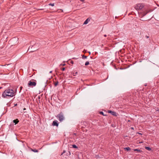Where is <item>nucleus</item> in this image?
Wrapping results in <instances>:
<instances>
[{"instance_id": "f257e3e1", "label": "nucleus", "mask_w": 159, "mask_h": 159, "mask_svg": "<svg viewBox=\"0 0 159 159\" xmlns=\"http://www.w3.org/2000/svg\"><path fill=\"white\" fill-rule=\"evenodd\" d=\"M15 95L14 90L10 89L5 90L2 93V97L5 98H9Z\"/></svg>"}, {"instance_id": "f03ea898", "label": "nucleus", "mask_w": 159, "mask_h": 159, "mask_svg": "<svg viewBox=\"0 0 159 159\" xmlns=\"http://www.w3.org/2000/svg\"><path fill=\"white\" fill-rule=\"evenodd\" d=\"M56 116L60 122H62L65 119L64 114L61 112H60Z\"/></svg>"}, {"instance_id": "7ed1b4c3", "label": "nucleus", "mask_w": 159, "mask_h": 159, "mask_svg": "<svg viewBox=\"0 0 159 159\" xmlns=\"http://www.w3.org/2000/svg\"><path fill=\"white\" fill-rule=\"evenodd\" d=\"M36 80H31L29 81L28 84V86L29 87L35 86L36 84Z\"/></svg>"}, {"instance_id": "20e7f679", "label": "nucleus", "mask_w": 159, "mask_h": 159, "mask_svg": "<svg viewBox=\"0 0 159 159\" xmlns=\"http://www.w3.org/2000/svg\"><path fill=\"white\" fill-rule=\"evenodd\" d=\"M144 5L143 4L139 3L136 4L134 8L137 11H139L141 10L144 7Z\"/></svg>"}, {"instance_id": "39448f33", "label": "nucleus", "mask_w": 159, "mask_h": 159, "mask_svg": "<svg viewBox=\"0 0 159 159\" xmlns=\"http://www.w3.org/2000/svg\"><path fill=\"white\" fill-rule=\"evenodd\" d=\"M152 11V10L151 9L146 10L144 11H143L141 12L142 16H145L148 13L151 12Z\"/></svg>"}, {"instance_id": "423d86ee", "label": "nucleus", "mask_w": 159, "mask_h": 159, "mask_svg": "<svg viewBox=\"0 0 159 159\" xmlns=\"http://www.w3.org/2000/svg\"><path fill=\"white\" fill-rule=\"evenodd\" d=\"M108 113H111L112 115L114 116H117V113L115 111H112L111 110H108Z\"/></svg>"}, {"instance_id": "0eeeda50", "label": "nucleus", "mask_w": 159, "mask_h": 159, "mask_svg": "<svg viewBox=\"0 0 159 159\" xmlns=\"http://www.w3.org/2000/svg\"><path fill=\"white\" fill-rule=\"evenodd\" d=\"M52 124L53 126H58V123L57 120H54L53 121Z\"/></svg>"}, {"instance_id": "6e6552de", "label": "nucleus", "mask_w": 159, "mask_h": 159, "mask_svg": "<svg viewBox=\"0 0 159 159\" xmlns=\"http://www.w3.org/2000/svg\"><path fill=\"white\" fill-rule=\"evenodd\" d=\"M90 20V19H89V18H88V19H87L84 22V25H86L89 22Z\"/></svg>"}, {"instance_id": "1a4fd4ad", "label": "nucleus", "mask_w": 159, "mask_h": 159, "mask_svg": "<svg viewBox=\"0 0 159 159\" xmlns=\"http://www.w3.org/2000/svg\"><path fill=\"white\" fill-rule=\"evenodd\" d=\"M133 150L134 151H137V152H139V153H141L142 152V151L139 149H133Z\"/></svg>"}, {"instance_id": "9d476101", "label": "nucleus", "mask_w": 159, "mask_h": 159, "mask_svg": "<svg viewBox=\"0 0 159 159\" xmlns=\"http://www.w3.org/2000/svg\"><path fill=\"white\" fill-rule=\"evenodd\" d=\"M13 123H15V125H16L19 122V120H18V119H16V120H13Z\"/></svg>"}, {"instance_id": "9b49d317", "label": "nucleus", "mask_w": 159, "mask_h": 159, "mask_svg": "<svg viewBox=\"0 0 159 159\" xmlns=\"http://www.w3.org/2000/svg\"><path fill=\"white\" fill-rule=\"evenodd\" d=\"M145 149H146L149 151H150L151 150V148H150L149 147H145Z\"/></svg>"}, {"instance_id": "f8f14e48", "label": "nucleus", "mask_w": 159, "mask_h": 159, "mask_svg": "<svg viewBox=\"0 0 159 159\" xmlns=\"http://www.w3.org/2000/svg\"><path fill=\"white\" fill-rule=\"evenodd\" d=\"M124 149L127 151H130L131 150V149L129 147L125 148Z\"/></svg>"}, {"instance_id": "ddd939ff", "label": "nucleus", "mask_w": 159, "mask_h": 159, "mask_svg": "<svg viewBox=\"0 0 159 159\" xmlns=\"http://www.w3.org/2000/svg\"><path fill=\"white\" fill-rule=\"evenodd\" d=\"M54 85L55 86H56L58 84V82L57 81H56V82H54Z\"/></svg>"}, {"instance_id": "4468645a", "label": "nucleus", "mask_w": 159, "mask_h": 159, "mask_svg": "<svg viewBox=\"0 0 159 159\" xmlns=\"http://www.w3.org/2000/svg\"><path fill=\"white\" fill-rule=\"evenodd\" d=\"M31 151L34 152H38V150L37 149H31Z\"/></svg>"}, {"instance_id": "2eb2a0df", "label": "nucleus", "mask_w": 159, "mask_h": 159, "mask_svg": "<svg viewBox=\"0 0 159 159\" xmlns=\"http://www.w3.org/2000/svg\"><path fill=\"white\" fill-rule=\"evenodd\" d=\"M72 147L73 148H78V147L75 144L72 145Z\"/></svg>"}, {"instance_id": "dca6fc26", "label": "nucleus", "mask_w": 159, "mask_h": 159, "mask_svg": "<svg viewBox=\"0 0 159 159\" xmlns=\"http://www.w3.org/2000/svg\"><path fill=\"white\" fill-rule=\"evenodd\" d=\"M82 58L83 59H86L87 58V56H85L84 55H83L82 56Z\"/></svg>"}, {"instance_id": "f3484780", "label": "nucleus", "mask_w": 159, "mask_h": 159, "mask_svg": "<svg viewBox=\"0 0 159 159\" xmlns=\"http://www.w3.org/2000/svg\"><path fill=\"white\" fill-rule=\"evenodd\" d=\"M89 62L88 61H86L85 63V66H87L88 65H89Z\"/></svg>"}, {"instance_id": "a211bd4d", "label": "nucleus", "mask_w": 159, "mask_h": 159, "mask_svg": "<svg viewBox=\"0 0 159 159\" xmlns=\"http://www.w3.org/2000/svg\"><path fill=\"white\" fill-rule=\"evenodd\" d=\"M49 5L51 6H54V3H50L49 4Z\"/></svg>"}, {"instance_id": "6ab92c4d", "label": "nucleus", "mask_w": 159, "mask_h": 159, "mask_svg": "<svg viewBox=\"0 0 159 159\" xmlns=\"http://www.w3.org/2000/svg\"><path fill=\"white\" fill-rule=\"evenodd\" d=\"M65 67L62 68L61 69L62 71H64L65 70Z\"/></svg>"}, {"instance_id": "aec40b11", "label": "nucleus", "mask_w": 159, "mask_h": 159, "mask_svg": "<svg viewBox=\"0 0 159 159\" xmlns=\"http://www.w3.org/2000/svg\"><path fill=\"white\" fill-rule=\"evenodd\" d=\"M100 114L103 115V112L102 111H101L100 113Z\"/></svg>"}, {"instance_id": "412c9836", "label": "nucleus", "mask_w": 159, "mask_h": 159, "mask_svg": "<svg viewBox=\"0 0 159 159\" xmlns=\"http://www.w3.org/2000/svg\"><path fill=\"white\" fill-rule=\"evenodd\" d=\"M20 91H21V90H22V86H21L20 87Z\"/></svg>"}, {"instance_id": "4be33fe9", "label": "nucleus", "mask_w": 159, "mask_h": 159, "mask_svg": "<svg viewBox=\"0 0 159 159\" xmlns=\"http://www.w3.org/2000/svg\"><path fill=\"white\" fill-rule=\"evenodd\" d=\"M145 37H146V38L147 39H148V38H149V36H147V35H146V36H145Z\"/></svg>"}, {"instance_id": "5701e85b", "label": "nucleus", "mask_w": 159, "mask_h": 159, "mask_svg": "<svg viewBox=\"0 0 159 159\" xmlns=\"http://www.w3.org/2000/svg\"><path fill=\"white\" fill-rule=\"evenodd\" d=\"M71 63L72 64H73V63H74V62H73V61H71Z\"/></svg>"}, {"instance_id": "b1692460", "label": "nucleus", "mask_w": 159, "mask_h": 159, "mask_svg": "<svg viewBox=\"0 0 159 159\" xmlns=\"http://www.w3.org/2000/svg\"><path fill=\"white\" fill-rule=\"evenodd\" d=\"M80 88H79L77 89V91H76V92H77L79 90H80Z\"/></svg>"}, {"instance_id": "393cba45", "label": "nucleus", "mask_w": 159, "mask_h": 159, "mask_svg": "<svg viewBox=\"0 0 159 159\" xmlns=\"http://www.w3.org/2000/svg\"><path fill=\"white\" fill-rule=\"evenodd\" d=\"M65 152V151H63V152H62V153L61 154V155H62L63 153H64Z\"/></svg>"}, {"instance_id": "a878e982", "label": "nucleus", "mask_w": 159, "mask_h": 159, "mask_svg": "<svg viewBox=\"0 0 159 159\" xmlns=\"http://www.w3.org/2000/svg\"><path fill=\"white\" fill-rule=\"evenodd\" d=\"M130 128L132 130H134V129L133 127H131Z\"/></svg>"}, {"instance_id": "bb28decb", "label": "nucleus", "mask_w": 159, "mask_h": 159, "mask_svg": "<svg viewBox=\"0 0 159 159\" xmlns=\"http://www.w3.org/2000/svg\"><path fill=\"white\" fill-rule=\"evenodd\" d=\"M17 104H15V106H17Z\"/></svg>"}, {"instance_id": "cd10ccee", "label": "nucleus", "mask_w": 159, "mask_h": 159, "mask_svg": "<svg viewBox=\"0 0 159 159\" xmlns=\"http://www.w3.org/2000/svg\"><path fill=\"white\" fill-rule=\"evenodd\" d=\"M52 72V71H50L49 73H51Z\"/></svg>"}, {"instance_id": "c85d7f7f", "label": "nucleus", "mask_w": 159, "mask_h": 159, "mask_svg": "<svg viewBox=\"0 0 159 159\" xmlns=\"http://www.w3.org/2000/svg\"><path fill=\"white\" fill-rule=\"evenodd\" d=\"M104 37H106V36H107L105 34V35H104Z\"/></svg>"}, {"instance_id": "c756f323", "label": "nucleus", "mask_w": 159, "mask_h": 159, "mask_svg": "<svg viewBox=\"0 0 159 159\" xmlns=\"http://www.w3.org/2000/svg\"><path fill=\"white\" fill-rule=\"evenodd\" d=\"M24 109V110H25V109H25V108H24V109Z\"/></svg>"}, {"instance_id": "7c9ffc66", "label": "nucleus", "mask_w": 159, "mask_h": 159, "mask_svg": "<svg viewBox=\"0 0 159 159\" xmlns=\"http://www.w3.org/2000/svg\"><path fill=\"white\" fill-rule=\"evenodd\" d=\"M77 74V72H76L75 73V74Z\"/></svg>"}, {"instance_id": "2f4dec72", "label": "nucleus", "mask_w": 159, "mask_h": 159, "mask_svg": "<svg viewBox=\"0 0 159 159\" xmlns=\"http://www.w3.org/2000/svg\"><path fill=\"white\" fill-rule=\"evenodd\" d=\"M16 90H17V89H16V90H15V92L16 91ZM16 92H15V93Z\"/></svg>"}, {"instance_id": "473e14b6", "label": "nucleus", "mask_w": 159, "mask_h": 159, "mask_svg": "<svg viewBox=\"0 0 159 159\" xmlns=\"http://www.w3.org/2000/svg\"><path fill=\"white\" fill-rule=\"evenodd\" d=\"M62 65H63V66H65V64H63Z\"/></svg>"}, {"instance_id": "72a5a7b5", "label": "nucleus", "mask_w": 159, "mask_h": 159, "mask_svg": "<svg viewBox=\"0 0 159 159\" xmlns=\"http://www.w3.org/2000/svg\"><path fill=\"white\" fill-rule=\"evenodd\" d=\"M2 87H0V89H2Z\"/></svg>"}, {"instance_id": "f704fd0d", "label": "nucleus", "mask_w": 159, "mask_h": 159, "mask_svg": "<svg viewBox=\"0 0 159 159\" xmlns=\"http://www.w3.org/2000/svg\"><path fill=\"white\" fill-rule=\"evenodd\" d=\"M89 52V54H90V52Z\"/></svg>"}, {"instance_id": "c9c22d12", "label": "nucleus", "mask_w": 159, "mask_h": 159, "mask_svg": "<svg viewBox=\"0 0 159 159\" xmlns=\"http://www.w3.org/2000/svg\"><path fill=\"white\" fill-rule=\"evenodd\" d=\"M139 134H141V135H142V134H141V133H139Z\"/></svg>"}, {"instance_id": "e433bc0d", "label": "nucleus", "mask_w": 159, "mask_h": 159, "mask_svg": "<svg viewBox=\"0 0 159 159\" xmlns=\"http://www.w3.org/2000/svg\"><path fill=\"white\" fill-rule=\"evenodd\" d=\"M142 20V21H143V20Z\"/></svg>"}]
</instances>
